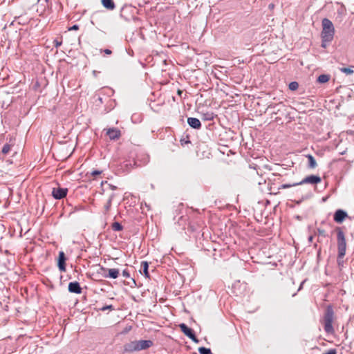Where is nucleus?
I'll list each match as a JSON object with an SVG mask.
<instances>
[{"label": "nucleus", "mask_w": 354, "mask_h": 354, "mask_svg": "<svg viewBox=\"0 0 354 354\" xmlns=\"http://www.w3.org/2000/svg\"><path fill=\"white\" fill-rule=\"evenodd\" d=\"M306 158L308 159V167L315 169L317 165L315 158L310 154L307 155Z\"/></svg>", "instance_id": "16"}, {"label": "nucleus", "mask_w": 354, "mask_h": 354, "mask_svg": "<svg viewBox=\"0 0 354 354\" xmlns=\"http://www.w3.org/2000/svg\"><path fill=\"white\" fill-rule=\"evenodd\" d=\"M69 31H71V30H79V26L77 25V24H75L73 26H72L71 27H69L68 29Z\"/></svg>", "instance_id": "30"}, {"label": "nucleus", "mask_w": 354, "mask_h": 354, "mask_svg": "<svg viewBox=\"0 0 354 354\" xmlns=\"http://www.w3.org/2000/svg\"><path fill=\"white\" fill-rule=\"evenodd\" d=\"M113 310V307L112 305H109V306H103L102 308H101V310L102 311H105L106 310Z\"/></svg>", "instance_id": "29"}, {"label": "nucleus", "mask_w": 354, "mask_h": 354, "mask_svg": "<svg viewBox=\"0 0 354 354\" xmlns=\"http://www.w3.org/2000/svg\"><path fill=\"white\" fill-rule=\"evenodd\" d=\"M322 178L320 176L317 175H310L304 178L301 181L298 183H286L282 184L278 189H287L292 187L297 186V185H301L303 184L308 183L311 185H317L318 183H321Z\"/></svg>", "instance_id": "5"}, {"label": "nucleus", "mask_w": 354, "mask_h": 354, "mask_svg": "<svg viewBox=\"0 0 354 354\" xmlns=\"http://www.w3.org/2000/svg\"><path fill=\"white\" fill-rule=\"evenodd\" d=\"M109 186H110L111 189H113V190L116 189V187L114 186V185H109Z\"/></svg>", "instance_id": "36"}, {"label": "nucleus", "mask_w": 354, "mask_h": 354, "mask_svg": "<svg viewBox=\"0 0 354 354\" xmlns=\"http://www.w3.org/2000/svg\"><path fill=\"white\" fill-rule=\"evenodd\" d=\"M98 274H100L104 278L117 279L120 274V270L118 268H106L100 266Z\"/></svg>", "instance_id": "6"}, {"label": "nucleus", "mask_w": 354, "mask_h": 354, "mask_svg": "<svg viewBox=\"0 0 354 354\" xmlns=\"http://www.w3.org/2000/svg\"><path fill=\"white\" fill-rule=\"evenodd\" d=\"M330 77V75L322 74L319 76H318L317 81V82L321 84L326 83L329 81Z\"/></svg>", "instance_id": "18"}, {"label": "nucleus", "mask_w": 354, "mask_h": 354, "mask_svg": "<svg viewBox=\"0 0 354 354\" xmlns=\"http://www.w3.org/2000/svg\"><path fill=\"white\" fill-rule=\"evenodd\" d=\"M68 193L67 188L57 187L53 188L52 191V196L54 198L60 200L65 198Z\"/></svg>", "instance_id": "8"}, {"label": "nucleus", "mask_w": 354, "mask_h": 354, "mask_svg": "<svg viewBox=\"0 0 354 354\" xmlns=\"http://www.w3.org/2000/svg\"><path fill=\"white\" fill-rule=\"evenodd\" d=\"M111 227H112V230L113 231H116V232L121 231L123 229L122 225L120 223H118V222H114L112 224Z\"/></svg>", "instance_id": "21"}, {"label": "nucleus", "mask_w": 354, "mask_h": 354, "mask_svg": "<svg viewBox=\"0 0 354 354\" xmlns=\"http://www.w3.org/2000/svg\"><path fill=\"white\" fill-rule=\"evenodd\" d=\"M187 123L192 128L194 129H200L201 128V122L198 118H188Z\"/></svg>", "instance_id": "13"}, {"label": "nucleus", "mask_w": 354, "mask_h": 354, "mask_svg": "<svg viewBox=\"0 0 354 354\" xmlns=\"http://www.w3.org/2000/svg\"><path fill=\"white\" fill-rule=\"evenodd\" d=\"M107 136L111 140H117L121 136L120 131L117 128L109 129L106 132Z\"/></svg>", "instance_id": "12"}, {"label": "nucleus", "mask_w": 354, "mask_h": 354, "mask_svg": "<svg viewBox=\"0 0 354 354\" xmlns=\"http://www.w3.org/2000/svg\"><path fill=\"white\" fill-rule=\"evenodd\" d=\"M348 216V214L346 211L338 209L334 213L333 220L337 223H342Z\"/></svg>", "instance_id": "9"}, {"label": "nucleus", "mask_w": 354, "mask_h": 354, "mask_svg": "<svg viewBox=\"0 0 354 354\" xmlns=\"http://www.w3.org/2000/svg\"><path fill=\"white\" fill-rule=\"evenodd\" d=\"M53 44L56 48H58L62 45V41L61 40H58L57 39H56L53 41Z\"/></svg>", "instance_id": "27"}, {"label": "nucleus", "mask_w": 354, "mask_h": 354, "mask_svg": "<svg viewBox=\"0 0 354 354\" xmlns=\"http://www.w3.org/2000/svg\"><path fill=\"white\" fill-rule=\"evenodd\" d=\"M297 192H301V189H298L297 190Z\"/></svg>", "instance_id": "39"}, {"label": "nucleus", "mask_w": 354, "mask_h": 354, "mask_svg": "<svg viewBox=\"0 0 354 354\" xmlns=\"http://www.w3.org/2000/svg\"><path fill=\"white\" fill-rule=\"evenodd\" d=\"M215 114L212 111H207L201 114V118L205 121H212L214 120Z\"/></svg>", "instance_id": "15"}, {"label": "nucleus", "mask_w": 354, "mask_h": 354, "mask_svg": "<svg viewBox=\"0 0 354 354\" xmlns=\"http://www.w3.org/2000/svg\"><path fill=\"white\" fill-rule=\"evenodd\" d=\"M122 276H123L124 277L127 278V279L130 278V277H131V276H130L129 271L128 270H127V269L124 270L122 271Z\"/></svg>", "instance_id": "26"}, {"label": "nucleus", "mask_w": 354, "mask_h": 354, "mask_svg": "<svg viewBox=\"0 0 354 354\" xmlns=\"http://www.w3.org/2000/svg\"><path fill=\"white\" fill-rule=\"evenodd\" d=\"M334 319V310L331 306H328L324 315V328L326 333H334L333 322Z\"/></svg>", "instance_id": "4"}, {"label": "nucleus", "mask_w": 354, "mask_h": 354, "mask_svg": "<svg viewBox=\"0 0 354 354\" xmlns=\"http://www.w3.org/2000/svg\"><path fill=\"white\" fill-rule=\"evenodd\" d=\"M320 252H321V248H319V250H318V252H317L318 255L320 254Z\"/></svg>", "instance_id": "40"}, {"label": "nucleus", "mask_w": 354, "mask_h": 354, "mask_svg": "<svg viewBox=\"0 0 354 354\" xmlns=\"http://www.w3.org/2000/svg\"><path fill=\"white\" fill-rule=\"evenodd\" d=\"M278 105L279 104H274V105L270 104V105H269L268 109H275L276 106H278Z\"/></svg>", "instance_id": "34"}, {"label": "nucleus", "mask_w": 354, "mask_h": 354, "mask_svg": "<svg viewBox=\"0 0 354 354\" xmlns=\"http://www.w3.org/2000/svg\"><path fill=\"white\" fill-rule=\"evenodd\" d=\"M335 232L337 233V263L339 267H342L344 266L343 259L346 251V236L342 228L340 227H336Z\"/></svg>", "instance_id": "1"}, {"label": "nucleus", "mask_w": 354, "mask_h": 354, "mask_svg": "<svg viewBox=\"0 0 354 354\" xmlns=\"http://www.w3.org/2000/svg\"><path fill=\"white\" fill-rule=\"evenodd\" d=\"M313 236H310L308 237V241L311 243V242H313Z\"/></svg>", "instance_id": "35"}, {"label": "nucleus", "mask_w": 354, "mask_h": 354, "mask_svg": "<svg viewBox=\"0 0 354 354\" xmlns=\"http://www.w3.org/2000/svg\"><path fill=\"white\" fill-rule=\"evenodd\" d=\"M179 328L180 330L189 339H191L194 342L198 343L199 340L196 337L194 331L189 327H188L185 324L182 323L179 324Z\"/></svg>", "instance_id": "7"}, {"label": "nucleus", "mask_w": 354, "mask_h": 354, "mask_svg": "<svg viewBox=\"0 0 354 354\" xmlns=\"http://www.w3.org/2000/svg\"><path fill=\"white\" fill-rule=\"evenodd\" d=\"M102 174V171L100 170H93L91 172V175L93 176H97Z\"/></svg>", "instance_id": "28"}, {"label": "nucleus", "mask_w": 354, "mask_h": 354, "mask_svg": "<svg viewBox=\"0 0 354 354\" xmlns=\"http://www.w3.org/2000/svg\"><path fill=\"white\" fill-rule=\"evenodd\" d=\"M48 1L49 0H38L37 1V4L38 5H41V6H45L44 3H46L48 5Z\"/></svg>", "instance_id": "31"}, {"label": "nucleus", "mask_w": 354, "mask_h": 354, "mask_svg": "<svg viewBox=\"0 0 354 354\" xmlns=\"http://www.w3.org/2000/svg\"><path fill=\"white\" fill-rule=\"evenodd\" d=\"M339 71L346 75H352L354 73L353 66H350L348 68H346V67L339 68Z\"/></svg>", "instance_id": "19"}, {"label": "nucleus", "mask_w": 354, "mask_h": 354, "mask_svg": "<svg viewBox=\"0 0 354 354\" xmlns=\"http://www.w3.org/2000/svg\"><path fill=\"white\" fill-rule=\"evenodd\" d=\"M102 6L109 10H113L115 8L113 0H102Z\"/></svg>", "instance_id": "14"}, {"label": "nucleus", "mask_w": 354, "mask_h": 354, "mask_svg": "<svg viewBox=\"0 0 354 354\" xmlns=\"http://www.w3.org/2000/svg\"><path fill=\"white\" fill-rule=\"evenodd\" d=\"M297 218L299 220V219H300V216H297Z\"/></svg>", "instance_id": "41"}, {"label": "nucleus", "mask_w": 354, "mask_h": 354, "mask_svg": "<svg viewBox=\"0 0 354 354\" xmlns=\"http://www.w3.org/2000/svg\"><path fill=\"white\" fill-rule=\"evenodd\" d=\"M141 267L143 270V274L146 278H149V272L148 271L149 269V263L147 261H142Z\"/></svg>", "instance_id": "17"}, {"label": "nucleus", "mask_w": 354, "mask_h": 354, "mask_svg": "<svg viewBox=\"0 0 354 354\" xmlns=\"http://www.w3.org/2000/svg\"><path fill=\"white\" fill-rule=\"evenodd\" d=\"M68 291L72 293L80 294L82 293V288L77 281H73L68 283Z\"/></svg>", "instance_id": "11"}, {"label": "nucleus", "mask_w": 354, "mask_h": 354, "mask_svg": "<svg viewBox=\"0 0 354 354\" xmlns=\"http://www.w3.org/2000/svg\"><path fill=\"white\" fill-rule=\"evenodd\" d=\"M66 258L65 257L64 252L62 251L59 252L57 266H58L59 269L62 272H64L66 270Z\"/></svg>", "instance_id": "10"}, {"label": "nucleus", "mask_w": 354, "mask_h": 354, "mask_svg": "<svg viewBox=\"0 0 354 354\" xmlns=\"http://www.w3.org/2000/svg\"><path fill=\"white\" fill-rule=\"evenodd\" d=\"M299 87V84L297 82H292L289 84L288 88L290 91H296Z\"/></svg>", "instance_id": "23"}, {"label": "nucleus", "mask_w": 354, "mask_h": 354, "mask_svg": "<svg viewBox=\"0 0 354 354\" xmlns=\"http://www.w3.org/2000/svg\"><path fill=\"white\" fill-rule=\"evenodd\" d=\"M114 197V194H112L110 196H109V198L106 203V204L104 205V209L106 212H108L109 211L110 208H111V203H112V200Z\"/></svg>", "instance_id": "22"}, {"label": "nucleus", "mask_w": 354, "mask_h": 354, "mask_svg": "<svg viewBox=\"0 0 354 354\" xmlns=\"http://www.w3.org/2000/svg\"><path fill=\"white\" fill-rule=\"evenodd\" d=\"M322 39L324 41H332L335 35V28L332 21L328 18H324L322 21Z\"/></svg>", "instance_id": "3"}, {"label": "nucleus", "mask_w": 354, "mask_h": 354, "mask_svg": "<svg viewBox=\"0 0 354 354\" xmlns=\"http://www.w3.org/2000/svg\"><path fill=\"white\" fill-rule=\"evenodd\" d=\"M103 51L106 55H111L112 53V51L109 49H104Z\"/></svg>", "instance_id": "33"}, {"label": "nucleus", "mask_w": 354, "mask_h": 354, "mask_svg": "<svg viewBox=\"0 0 354 354\" xmlns=\"http://www.w3.org/2000/svg\"><path fill=\"white\" fill-rule=\"evenodd\" d=\"M312 196V192L310 191H308V192L305 193L304 194L301 195V198L299 201H297L296 202L297 204H300L302 201L308 199Z\"/></svg>", "instance_id": "20"}, {"label": "nucleus", "mask_w": 354, "mask_h": 354, "mask_svg": "<svg viewBox=\"0 0 354 354\" xmlns=\"http://www.w3.org/2000/svg\"><path fill=\"white\" fill-rule=\"evenodd\" d=\"M151 346H153V342L151 340H135L124 344V350L125 352L131 353L145 350L150 348Z\"/></svg>", "instance_id": "2"}, {"label": "nucleus", "mask_w": 354, "mask_h": 354, "mask_svg": "<svg viewBox=\"0 0 354 354\" xmlns=\"http://www.w3.org/2000/svg\"><path fill=\"white\" fill-rule=\"evenodd\" d=\"M10 145L6 144L3 147L2 153L4 154H6L10 151Z\"/></svg>", "instance_id": "25"}, {"label": "nucleus", "mask_w": 354, "mask_h": 354, "mask_svg": "<svg viewBox=\"0 0 354 354\" xmlns=\"http://www.w3.org/2000/svg\"><path fill=\"white\" fill-rule=\"evenodd\" d=\"M315 234H317L318 236H321L323 237L326 236V231L321 228H318Z\"/></svg>", "instance_id": "24"}, {"label": "nucleus", "mask_w": 354, "mask_h": 354, "mask_svg": "<svg viewBox=\"0 0 354 354\" xmlns=\"http://www.w3.org/2000/svg\"><path fill=\"white\" fill-rule=\"evenodd\" d=\"M183 93V91L180 90H178V94L180 95Z\"/></svg>", "instance_id": "37"}, {"label": "nucleus", "mask_w": 354, "mask_h": 354, "mask_svg": "<svg viewBox=\"0 0 354 354\" xmlns=\"http://www.w3.org/2000/svg\"><path fill=\"white\" fill-rule=\"evenodd\" d=\"M97 72L96 71H93V74L94 75V76H95V77H96V75H97Z\"/></svg>", "instance_id": "38"}, {"label": "nucleus", "mask_w": 354, "mask_h": 354, "mask_svg": "<svg viewBox=\"0 0 354 354\" xmlns=\"http://www.w3.org/2000/svg\"><path fill=\"white\" fill-rule=\"evenodd\" d=\"M331 41H324L322 39V45L321 46L323 48H326L328 43L330 42Z\"/></svg>", "instance_id": "32"}]
</instances>
